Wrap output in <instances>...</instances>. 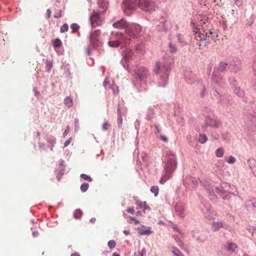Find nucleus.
Listing matches in <instances>:
<instances>
[{"mask_svg":"<svg viewBox=\"0 0 256 256\" xmlns=\"http://www.w3.org/2000/svg\"><path fill=\"white\" fill-rule=\"evenodd\" d=\"M166 155L164 170L160 180V183L162 184H164L171 177L172 172L175 170L176 166L174 154L169 152H167Z\"/></svg>","mask_w":256,"mask_h":256,"instance_id":"nucleus-1","label":"nucleus"},{"mask_svg":"<svg viewBox=\"0 0 256 256\" xmlns=\"http://www.w3.org/2000/svg\"><path fill=\"white\" fill-rule=\"evenodd\" d=\"M100 6L102 7L104 9L103 12H94L90 16V23L93 28L101 26L102 21L105 18L104 12H105L106 9L107 4L106 2H104Z\"/></svg>","mask_w":256,"mask_h":256,"instance_id":"nucleus-2","label":"nucleus"},{"mask_svg":"<svg viewBox=\"0 0 256 256\" xmlns=\"http://www.w3.org/2000/svg\"><path fill=\"white\" fill-rule=\"evenodd\" d=\"M204 33H202L200 32H196L195 34V38L196 40L199 41L198 49L202 50L205 46H206L210 42L209 37L210 34H214L212 32L208 30V32H203Z\"/></svg>","mask_w":256,"mask_h":256,"instance_id":"nucleus-3","label":"nucleus"},{"mask_svg":"<svg viewBox=\"0 0 256 256\" xmlns=\"http://www.w3.org/2000/svg\"><path fill=\"white\" fill-rule=\"evenodd\" d=\"M141 31L142 27L140 25L136 23H129L125 30V33L130 38H136L139 36Z\"/></svg>","mask_w":256,"mask_h":256,"instance_id":"nucleus-4","label":"nucleus"},{"mask_svg":"<svg viewBox=\"0 0 256 256\" xmlns=\"http://www.w3.org/2000/svg\"><path fill=\"white\" fill-rule=\"evenodd\" d=\"M138 6L142 10L151 12L155 10L156 4L152 0H138Z\"/></svg>","mask_w":256,"mask_h":256,"instance_id":"nucleus-5","label":"nucleus"},{"mask_svg":"<svg viewBox=\"0 0 256 256\" xmlns=\"http://www.w3.org/2000/svg\"><path fill=\"white\" fill-rule=\"evenodd\" d=\"M212 84L215 88L223 87L225 84V81L221 74L217 71H214L212 76Z\"/></svg>","mask_w":256,"mask_h":256,"instance_id":"nucleus-6","label":"nucleus"},{"mask_svg":"<svg viewBox=\"0 0 256 256\" xmlns=\"http://www.w3.org/2000/svg\"><path fill=\"white\" fill-rule=\"evenodd\" d=\"M137 0H124L122 8L124 12L129 15L128 11L135 10Z\"/></svg>","mask_w":256,"mask_h":256,"instance_id":"nucleus-7","label":"nucleus"},{"mask_svg":"<svg viewBox=\"0 0 256 256\" xmlns=\"http://www.w3.org/2000/svg\"><path fill=\"white\" fill-rule=\"evenodd\" d=\"M198 184V180L196 178L190 176H186L184 180V184L186 188L190 190L194 189Z\"/></svg>","mask_w":256,"mask_h":256,"instance_id":"nucleus-8","label":"nucleus"},{"mask_svg":"<svg viewBox=\"0 0 256 256\" xmlns=\"http://www.w3.org/2000/svg\"><path fill=\"white\" fill-rule=\"evenodd\" d=\"M155 74L163 73L167 79L168 76V68L160 62H156L155 67L153 70Z\"/></svg>","mask_w":256,"mask_h":256,"instance_id":"nucleus-9","label":"nucleus"},{"mask_svg":"<svg viewBox=\"0 0 256 256\" xmlns=\"http://www.w3.org/2000/svg\"><path fill=\"white\" fill-rule=\"evenodd\" d=\"M101 31L100 30H94L90 33V44L94 46H96L100 44L98 37Z\"/></svg>","mask_w":256,"mask_h":256,"instance_id":"nucleus-10","label":"nucleus"},{"mask_svg":"<svg viewBox=\"0 0 256 256\" xmlns=\"http://www.w3.org/2000/svg\"><path fill=\"white\" fill-rule=\"evenodd\" d=\"M172 26V22L170 20L162 18L158 25V29L160 31H167L171 28Z\"/></svg>","mask_w":256,"mask_h":256,"instance_id":"nucleus-11","label":"nucleus"},{"mask_svg":"<svg viewBox=\"0 0 256 256\" xmlns=\"http://www.w3.org/2000/svg\"><path fill=\"white\" fill-rule=\"evenodd\" d=\"M128 22H126L124 19L122 18L120 20H118L112 24V26L114 28L119 29L126 30V28L128 26Z\"/></svg>","mask_w":256,"mask_h":256,"instance_id":"nucleus-12","label":"nucleus"},{"mask_svg":"<svg viewBox=\"0 0 256 256\" xmlns=\"http://www.w3.org/2000/svg\"><path fill=\"white\" fill-rule=\"evenodd\" d=\"M116 36L118 40L120 42V44H128L130 40V37L124 36L122 32H116Z\"/></svg>","mask_w":256,"mask_h":256,"instance_id":"nucleus-13","label":"nucleus"},{"mask_svg":"<svg viewBox=\"0 0 256 256\" xmlns=\"http://www.w3.org/2000/svg\"><path fill=\"white\" fill-rule=\"evenodd\" d=\"M148 70L144 67L138 68L136 71V73L140 80L146 78L148 75Z\"/></svg>","mask_w":256,"mask_h":256,"instance_id":"nucleus-14","label":"nucleus"},{"mask_svg":"<svg viewBox=\"0 0 256 256\" xmlns=\"http://www.w3.org/2000/svg\"><path fill=\"white\" fill-rule=\"evenodd\" d=\"M215 191L224 199L228 198L230 195V192L222 190L221 188L216 187L215 188Z\"/></svg>","mask_w":256,"mask_h":256,"instance_id":"nucleus-15","label":"nucleus"},{"mask_svg":"<svg viewBox=\"0 0 256 256\" xmlns=\"http://www.w3.org/2000/svg\"><path fill=\"white\" fill-rule=\"evenodd\" d=\"M132 51L130 49H126L122 52V57L126 61L128 62L132 60Z\"/></svg>","mask_w":256,"mask_h":256,"instance_id":"nucleus-16","label":"nucleus"},{"mask_svg":"<svg viewBox=\"0 0 256 256\" xmlns=\"http://www.w3.org/2000/svg\"><path fill=\"white\" fill-rule=\"evenodd\" d=\"M222 221L214 222L212 224V229L214 232L218 231L221 228H224Z\"/></svg>","mask_w":256,"mask_h":256,"instance_id":"nucleus-17","label":"nucleus"},{"mask_svg":"<svg viewBox=\"0 0 256 256\" xmlns=\"http://www.w3.org/2000/svg\"><path fill=\"white\" fill-rule=\"evenodd\" d=\"M138 232L140 234L149 235L152 233L151 228L150 226H142L138 228Z\"/></svg>","mask_w":256,"mask_h":256,"instance_id":"nucleus-18","label":"nucleus"},{"mask_svg":"<svg viewBox=\"0 0 256 256\" xmlns=\"http://www.w3.org/2000/svg\"><path fill=\"white\" fill-rule=\"evenodd\" d=\"M228 67V64L224 62H221L218 64L217 68H214V71H217L218 72L221 73L225 71Z\"/></svg>","mask_w":256,"mask_h":256,"instance_id":"nucleus-19","label":"nucleus"},{"mask_svg":"<svg viewBox=\"0 0 256 256\" xmlns=\"http://www.w3.org/2000/svg\"><path fill=\"white\" fill-rule=\"evenodd\" d=\"M184 206L180 204H178L176 206V214L181 218L184 216Z\"/></svg>","mask_w":256,"mask_h":256,"instance_id":"nucleus-20","label":"nucleus"},{"mask_svg":"<svg viewBox=\"0 0 256 256\" xmlns=\"http://www.w3.org/2000/svg\"><path fill=\"white\" fill-rule=\"evenodd\" d=\"M207 123L210 126L214 128H218L220 125V122L216 119L210 118L207 122Z\"/></svg>","mask_w":256,"mask_h":256,"instance_id":"nucleus-21","label":"nucleus"},{"mask_svg":"<svg viewBox=\"0 0 256 256\" xmlns=\"http://www.w3.org/2000/svg\"><path fill=\"white\" fill-rule=\"evenodd\" d=\"M238 248L236 244L234 242H230L228 246V250L230 252H234Z\"/></svg>","mask_w":256,"mask_h":256,"instance_id":"nucleus-22","label":"nucleus"},{"mask_svg":"<svg viewBox=\"0 0 256 256\" xmlns=\"http://www.w3.org/2000/svg\"><path fill=\"white\" fill-rule=\"evenodd\" d=\"M108 44L112 48H118L120 46V42L118 40H116L109 41Z\"/></svg>","mask_w":256,"mask_h":256,"instance_id":"nucleus-23","label":"nucleus"},{"mask_svg":"<svg viewBox=\"0 0 256 256\" xmlns=\"http://www.w3.org/2000/svg\"><path fill=\"white\" fill-rule=\"evenodd\" d=\"M64 104L68 107H70L72 105V100L71 98L67 96L64 100Z\"/></svg>","mask_w":256,"mask_h":256,"instance_id":"nucleus-24","label":"nucleus"},{"mask_svg":"<svg viewBox=\"0 0 256 256\" xmlns=\"http://www.w3.org/2000/svg\"><path fill=\"white\" fill-rule=\"evenodd\" d=\"M224 154V149L222 148H218L216 151V156L218 158L222 157Z\"/></svg>","mask_w":256,"mask_h":256,"instance_id":"nucleus-25","label":"nucleus"},{"mask_svg":"<svg viewBox=\"0 0 256 256\" xmlns=\"http://www.w3.org/2000/svg\"><path fill=\"white\" fill-rule=\"evenodd\" d=\"M208 140V138L206 135L200 134L198 137V142L201 144L205 143Z\"/></svg>","mask_w":256,"mask_h":256,"instance_id":"nucleus-26","label":"nucleus"},{"mask_svg":"<svg viewBox=\"0 0 256 256\" xmlns=\"http://www.w3.org/2000/svg\"><path fill=\"white\" fill-rule=\"evenodd\" d=\"M82 211L80 209H78L75 210L74 214V216L75 218H80L82 216Z\"/></svg>","mask_w":256,"mask_h":256,"instance_id":"nucleus-27","label":"nucleus"},{"mask_svg":"<svg viewBox=\"0 0 256 256\" xmlns=\"http://www.w3.org/2000/svg\"><path fill=\"white\" fill-rule=\"evenodd\" d=\"M172 252L175 256H184L182 252L175 248H172Z\"/></svg>","mask_w":256,"mask_h":256,"instance_id":"nucleus-28","label":"nucleus"},{"mask_svg":"<svg viewBox=\"0 0 256 256\" xmlns=\"http://www.w3.org/2000/svg\"><path fill=\"white\" fill-rule=\"evenodd\" d=\"M118 111L119 112V114L118 116V127L120 128L122 126V116L120 115V110H118Z\"/></svg>","mask_w":256,"mask_h":256,"instance_id":"nucleus-29","label":"nucleus"},{"mask_svg":"<svg viewBox=\"0 0 256 256\" xmlns=\"http://www.w3.org/2000/svg\"><path fill=\"white\" fill-rule=\"evenodd\" d=\"M169 48H170V52H174L177 50V48L176 47V44L172 43V42H170L169 43Z\"/></svg>","mask_w":256,"mask_h":256,"instance_id":"nucleus-30","label":"nucleus"},{"mask_svg":"<svg viewBox=\"0 0 256 256\" xmlns=\"http://www.w3.org/2000/svg\"><path fill=\"white\" fill-rule=\"evenodd\" d=\"M159 189L158 186H152L150 188V192L154 194V196H157L158 194Z\"/></svg>","mask_w":256,"mask_h":256,"instance_id":"nucleus-31","label":"nucleus"},{"mask_svg":"<svg viewBox=\"0 0 256 256\" xmlns=\"http://www.w3.org/2000/svg\"><path fill=\"white\" fill-rule=\"evenodd\" d=\"M70 28L72 30V32H75L79 30L80 26L78 24L74 23L71 24Z\"/></svg>","mask_w":256,"mask_h":256,"instance_id":"nucleus-32","label":"nucleus"},{"mask_svg":"<svg viewBox=\"0 0 256 256\" xmlns=\"http://www.w3.org/2000/svg\"><path fill=\"white\" fill-rule=\"evenodd\" d=\"M89 188V184L87 183L82 184L80 186V190L82 192H86Z\"/></svg>","mask_w":256,"mask_h":256,"instance_id":"nucleus-33","label":"nucleus"},{"mask_svg":"<svg viewBox=\"0 0 256 256\" xmlns=\"http://www.w3.org/2000/svg\"><path fill=\"white\" fill-rule=\"evenodd\" d=\"M68 24H64L61 26L60 29V32L62 33L66 32L68 30Z\"/></svg>","mask_w":256,"mask_h":256,"instance_id":"nucleus-34","label":"nucleus"},{"mask_svg":"<svg viewBox=\"0 0 256 256\" xmlns=\"http://www.w3.org/2000/svg\"><path fill=\"white\" fill-rule=\"evenodd\" d=\"M62 45L61 40L60 39L56 38L54 40V46L56 48H59Z\"/></svg>","mask_w":256,"mask_h":256,"instance_id":"nucleus-35","label":"nucleus"},{"mask_svg":"<svg viewBox=\"0 0 256 256\" xmlns=\"http://www.w3.org/2000/svg\"><path fill=\"white\" fill-rule=\"evenodd\" d=\"M52 68V62L46 61V70L48 72H50Z\"/></svg>","mask_w":256,"mask_h":256,"instance_id":"nucleus-36","label":"nucleus"},{"mask_svg":"<svg viewBox=\"0 0 256 256\" xmlns=\"http://www.w3.org/2000/svg\"><path fill=\"white\" fill-rule=\"evenodd\" d=\"M108 246L110 249H112V248H114L116 246V242L114 240H110L108 242Z\"/></svg>","mask_w":256,"mask_h":256,"instance_id":"nucleus-37","label":"nucleus"},{"mask_svg":"<svg viewBox=\"0 0 256 256\" xmlns=\"http://www.w3.org/2000/svg\"><path fill=\"white\" fill-rule=\"evenodd\" d=\"M80 177L83 178L84 180H87L88 182H92V178L89 176H88L86 174H82L80 175Z\"/></svg>","mask_w":256,"mask_h":256,"instance_id":"nucleus-38","label":"nucleus"},{"mask_svg":"<svg viewBox=\"0 0 256 256\" xmlns=\"http://www.w3.org/2000/svg\"><path fill=\"white\" fill-rule=\"evenodd\" d=\"M227 162L230 164H234L236 162V159L232 156H230L228 160H226Z\"/></svg>","mask_w":256,"mask_h":256,"instance_id":"nucleus-39","label":"nucleus"},{"mask_svg":"<svg viewBox=\"0 0 256 256\" xmlns=\"http://www.w3.org/2000/svg\"><path fill=\"white\" fill-rule=\"evenodd\" d=\"M248 230L253 236H256V228L254 226H250L248 228Z\"/></svg>","mask_w":256,"mask_h":256,"instance_id":"nucleus-40","label":"nucleus"},{"mask_svg":"<svg viewBox=\"0 0 256 256\" xmlns=\"http://www.w3.org/2000/svg\"><path fill=\"white\" fill-rule=\"evenodd\" d=\"M62 16V12L61 10H58V12L55 13L54 15V17L56 18H59Z\"/></svg>","mask_w":256,"mask_h":256,"instance_id":"nucleus-41","label":"nucleus"},{"mask_svg":"<svg viewBox=\"0 0 256 256\" xmlns=\"http://www.w3.org/2000/svg\"><path fill=\"white\" fill-rule=\"evenodd\" d=\"M108 122H104L102 126V130L104 131L107 130H108Z\"/></svg>","mask_w":256,"mask_h":256,"instance_id":"nucleus-42","label":"nucleus"},{"mask_svg":"<svg viewBox=\"0 0 256 256\" xmlns=\"http://www.w3.org/2000/svg\"><path fill=\"white\" fill-rule=\"evenodd\" d=\"M236 94L238 96L240 97H243L244 96V92L243 90H240L238 92H236Z\"/></svg>","mask_w":256,"mask_h":256,"instance_id":"nucleus-43","label":"nucleus"},{"mask_svg":"<svg viewBox=\"0 0 256 256\" xmlns=\"http://www.w3.org/2000/svg\"><path fill=\"white\" fill-rule=\"evenodd\" d=\"M126 211H127L128 212L132 214H133L134 212V208H132V207L129 208H127Z\"/></svg>","mask_w":256,"mask_h":256,"instance_id":"nucleus-44","label":"nucleus"},{"mask_svg":"<svg viewBox=\"0 0 256 256\" xmlns=\"http://www.w3.org/2000/svg\"><path fill=\"white\" fill-rule=\"evenodd\" d=\"M145 202H137L136 204L140 208H143L144 205H145Z\"/></svg>","mask_w":256,"mask_h":256,"instance_id":"nucleus-45","label":"nucleus"},{"mask_svg":"<svg viewBox=\"0 0 256 256\" xmlns=\"http://www.w3.org/2000/svg\"><path fill=\"white\" fill-rule=\"evenodd\" d=\"M72 138H70L64 143V146L66 147L68 146L72 141Z\"/></svg>","mask_w":256,"mask_h":256,"instance_id":"nucleus-46","label":"nucleus"},{"mask_svg":"<svg viewBox=\"0 0 256 256\" xmlns=\"http://www.w3.org/2000/svg\"><path fill=\"white\" fill-rule=\"evenodd\" d=\"M143 208H144V212H146V211L147 210H150V207L146 204V202H145V205H144Z\"/></svg>","mask_w":256,"mask_h":256,"instance_id":"nucleus-47","label":"nucleus"},{"mask_svg":"<svg viewBox=\"0 0 256 256\" xmlns=\"http://www.w3.org/2000/svg\"><path fill=\"white\" fill-rule=\"evenodd\" d=\"M129 218L130 220L134 221L135 224H138L140 223L138 220H136V218H132V216H130Z\"/></svg>","mask_w":256,"mask_h":256,"instance_id":"nucleus-48","label":"nucleus"},{"mask_svg":"<svg viewBox=\"0 0 256 256\" xmlns=\"http://www.w3.org/2000/svg\"><path fill=\"white\" fill-rule=\"evenodd\" d=\"M154 128H155L154 133L155 134L160 133V130L158 128V126L157 125H155Z\"/></svg>","mask_w":256,"mask_h":256,"instance_id":"nucleus-49","label":"nucleus"},{"mask_svg":"<svg viewBox=\"0 0 256 256\" xmlns=\"http://www.w3.org/2000/svg\"><path fill=\"white\" fill-rule=\"evenodd\" d=\"M69 132V128L68 126L64 132V136L65 137L68 134Z\"/></svg>","mask_w":256,"mask_h":256,"instance_id":"nucleus-50","label":"nucleus"},{"mask_svg":"<svg viewBox=\"0 0 256 256\" xmlns=\"http://www.w3.org/2000/svg\"><path fill=\"white\" fill-rule=\"evenodd\" d=\"M51 10L50 9H48L46 10L47 18H49L50 16Z\"/></svg>","mask_w":256,"mask_h":256,"instance_id":"nucleus-51","label":"nucleus"},{"mask_svg":"<svg viewBox=\"0 0 256 256\" xmlns=\"http://www.w3.org/2000/svg\"><path fill=\"white\" fill-rule=\"evenodd\" d=\"M160 139H161L162 140H163L164 142H168V138H167L166 136H160Z\"/></svg>","mask_w":256,"mask_h":256,"instance_id":"nucleus-52","label":"nucleus"},{"mask_svg":"<svg viewBox=\"0 0 256 256\" xmlns=\"http://www.w3.org/2000/svg\"><path fill=\"white\" fill-rule=\"evenodd\" d=\"M252 204L254 207L256 208V199H254L252 200Z\"/></svg>","mask_w":256,"mask_h":256,"instance_id":"nucleus-53","label":"nucleus"},{"mask_svg":"<svg viewBox=\"0 0 256 256\" xmlns=\"http://www.w3.org/2000/svg\"><path fill=\"white\" fill-rule=\"evenodd\" d=\"M212 38L214 42H216V38L218 37L217 35H214L213 36L212 34Z\"/></svg>","mask_w":256,"mask_h":256,"instance_id":"nucleus-54","label":"nucleus"},{"mask_svg":"<svg viewBox=\"0 0 256 256\" xmlns=\"http://www.w3.org/2000/svg\"><path fill=\"white\" fill-rule=\"evenodd\" d=\"M70 256H80L78 252H74L71 254Z\"/></svg>","mask_w":256,"mask_h":256,"instance_id":"nucleus-55","label":"nucleus"},{"mask_svg":"<svg viewBox=\"0 0 256 256\" xmlns=\"http://www.w3.org/2000/svg\"><path fill=\"white\" fill-rule=\"evenodd\" d=\"M123 232L125 234V235L126 236H128V235L130 232V231L129 230H124Z\"/></svg>","mask_w":256,"mask_h":256,"instance_id":"nucleus-56","label":"nucleus"},{"mask_svg":"<svg viewBox=\"0 0 256 256\" xmlns=\"http://www.w3.org/2000/svg\"><path fill=\"white\" fill-rule=\"evenodd\" d=\"M90 222L92 223H94L96 222V218H92L90 220Z\"/></svg>","mask_w":256,"mask_h":256,"instance_id":"nucleus-57","label":"nucleus"},{"mask_svg":"<svg viewBox=\"0 0 256 256\" xmlns=\"http://www.w3.org/2000/svg\"><path fill=\"white\" fill-rule=\"evenodd\" d=\"M234 70L236 72L238 71H239L240 70V68L238 66H236L234 69Z\"/></svg>","mask_w":256,"mask_h":256,"instance_id":"nucleus-58","label":"nucleus"},{"mask_svg":"<svg viewBox=\"0 0 256 256\" xmlns=\"http://www.w3.org/2000/svg\"><path fill=\"white\" fill-rule=\"evenodd\" d=\"M136 215L137 216H140L141 215V212L140 211H138L136 213Z\"/></svg>","mask_w":256,"mask_h":256,"instance_id":"nucleus-59","label":"nucleus"},{"mask_svg":"<svg viewBox=\"0 0 256 256\" xmlns=\"http://www.w3.org/2000/svg\"><path fill=\"white\" fill-rule=\"evenodd\" d=\"M206 216H207L208 218L210 219H212V218L214 217L212 216H211V215H208Z\"/></svg>","mask_w":256,"mask_h":256,"instance_id":"nucleus-60","label":"nucleus"},{"mask_svg":"<svg viewBox=\"0 0 256 256\" xmlns=\"http://www.w3.org/2000/svg\"><path fill=\"white\" fill-rule=\"evenodd\" d=\"M112 256H120V255L118 254H116V253H114L112 254Z\"/></svg>","mask_w":256,"mask_h":256,"instance_id":"nucleus-61","label":"nucleus"},{"mask_svg":"<svg viewBox=\"0 0 256 256\" xmlns=\"http://www.w3.org/2000/svg\"><path fill=\"white\" fill-rule=\"evenodd\" d=\"M50 143H51L52 144H54V140H49L48 141Z\"/></svg>","mask_w":256,"mask_h":256,"instance_id":"nucleus-62","label":"nucleus"},{"mask_svg":"<svg viewBox=\"0 0 256 256\" xmlns=\"http://www.w3.org/2000/svg\"><path fill=\"white\" fill-rule=\"evenodd\" d=\"M227 97L230 100H232V97L230 96H228Z\"/></svg>","mask_w":256,"mask_h":256,"instance_id":"nucleus-63","label":"nucleus"},{"mask_svg":"<svg viewBox=\"0 0 256 256\" xmlns=\"http://www.w3.org/2000/svg\"><path fill=\"white\" fill-rule=\"evenodd\" d=\"M37 233H38L37 232H33V234H34V235H36Z\"/></svg>","mask_w":256,"mask_h":256,"instance_id":"nucleus-64","label":"nucleus"}]
</instances>
